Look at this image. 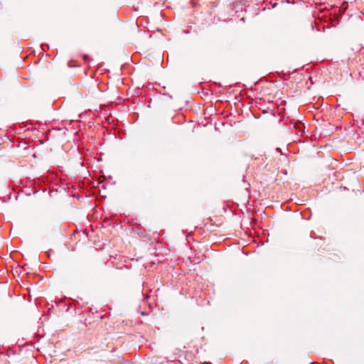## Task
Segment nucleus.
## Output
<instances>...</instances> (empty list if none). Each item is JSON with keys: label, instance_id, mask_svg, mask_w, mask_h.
<instances>
[{"label": "nucleus", "instance_id": "obj_1", "mask_svg": "<svg viewBox=\"0 0 364 364\" xmlns=\"http://www.w3.org/2000/svg\"><path fill=\"white\" fill-rule=\"evenodd\" d=\"M83 59H84L85 61L87 62V61H88L90 60V57H89L88 55L85 54V55H83Z\"/></svg>", "mask_w": 364, "mask_h": 364}, {"label": "nucleus", "instance_id": "obj_2", "mask_svg": "<svg viewBox=\"0 0 364 364\" xmlns=\"http://www.w3.org/2000/svg\"><path fill=\"white\" fill-rule=\"evenodd\" d=\"M311 29L314 30V25L312 23L311 24Z\"/></svg>", "mask_w": 364, "mask_h": 364}]
</instances>
